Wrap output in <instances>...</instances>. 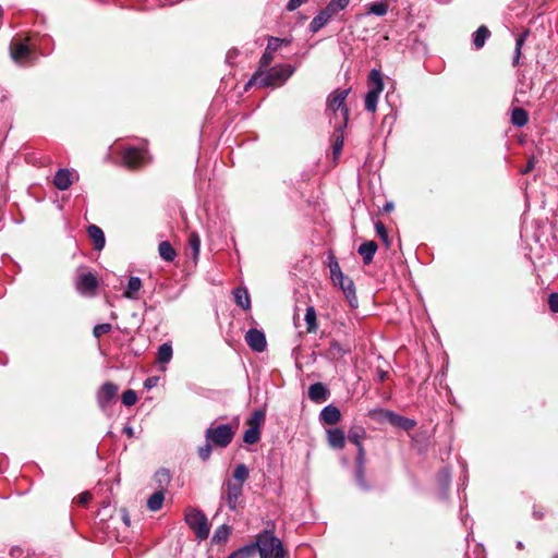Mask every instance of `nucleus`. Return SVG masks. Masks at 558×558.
Here are the masks:
<instances>
[{
  "label": "nucleus",
  "instance_id": "obj_7",
  "mask_svg": "<svg viewBox=\"0 0 558 558\" xmlns=\"http://www.w3.org/2000/svg\"><path fill=\"white\" fill-rule=\"evenodd\" d=\"M235 430L230 424L215 425L214 423L206 429V440L213 445L226 448L233 439Z\"/></svg>",
  "mask_w": 558,
  "mask_h": 558
},
{
  "label": "nucleus",
  "instance_id": "obj_57",
  "mask_svg": "<svg viewBox=\"0 0 558 558\" xmlns=\"http://www.w3.org/2000/svg\"><path fill=\"white\" fill-rule=\"evenodd\" d=\"M123 432H124L128 436H132V435H133V429H132V427H124Z\"/></svg>",
  "mask_w": 558,
  "mask_h": 558
},
{
  "label": "nucleus",
  "instance_id": "obj_55",
  "mask_svg": "<svg viewBox=\"0 0 558 558\" xmlns=\"http://www.w3.org/2000/svg\"><path fill=\"white\" fill-rule=\"evenodd\" d=\"M158 378L157 377H149L145 380L144 386L148 389L156 386Z\"/></svg>",
  "mask_w": 558,
  "mask_h": 558
},
{
  "label": "nucleus",
  "instance_id": "obj_33",
  "mask_svg": "<svg viewBox=\"0 0 558 558\" xmlns=\"http://www.w3.org/2000/svg\"><path fill=\"white\" fill-rule=\"evenodd\" d=\"M381 92L369 89L365 95V109L369 112H375L377 109V102Z\"/></svg>",
  "mask_w": 558,
  "mask_h": 558
},
{
  "label": "nucleus",
  "instance_id": "obj_14",
  "mask_svg": "<svg viewBox=\"0 0 558 558\" xmlns=\"http://www.w3.org/2000/svg\"><path fill=\"white\" fill-rule=\"evenodd\" d=\"M77 179V174L66 168L59 169L53 178L54 186L60 191L68 190Z\"/></svg>",
  "mask_w": 558,
  "mask_h": 558
},
{
  "label": "nucleus",
  "instance_id": "obj_43",
  "mask_svg": "<svg viewBox=\"0 0 558 558\" xmlns=\"http://www.w3.org/2000/svg\"><path fill=\"white\" fill-rule=\"evenodd\" d=\"M189 245L193 252V255L196 257L199 254V250H201V239L196 232H192L190 234Z\"/></svg>",
  "mask_w": 558,
  "mask_h": 558
},
{
  "label": "nucleus",
  "instance_id": "obj_58",
  "mask_svg": "<svg viewBox=\"0 0 558 558\" xmlns=\"http://www.w3.org/2000/svg\"><path fill=\"white\" fill-rule=\"evenodd\" d=\"M123 521H124V523H125L126 525H129V524H130V519H129L128 514H124V515H123Z\"/></svg>",
  "mask_w": 558,
  "mask_h": 558
},
{
  "label": "nucleus",
  "instance_id": "obj_31",
  "mask_svg": "<svg viewBox=\"0 0 558 558\" xmlns=\"http://www.w3.org/2000/svg\"><path fill=\"white\" fill-rule=\"evenodd\" d=\"M368 81H369V84H371V88L369 89L376 90V92H383L384 90V82H383V77H381L380 71H378L376 69H373L369 72Z\"/></svg>",
  "mask_w": 558,
  "mask_h": 558
},
{
  "label": "nucleus",
  "instance_id": "obj_16",
  "mask_svg": "<svg viewBox=\"0 0 558 558\" xmlns=\"http://www.w3.org/2000/svg\"><path fill=\"white\" fill-rule=\"evenodd\" d=\"M11 57L16 63H24L31 56V49L25 43L13 41L10 46Z\"/></svg>",
  "mask_w": 558,
  "mask_h": 558
},
{
  "label": "nucleus",
  "instance_id": "obj_46",
  "mask_svg": "<svg viewBox=\"0 0 558 558\" xmlns=\"http://www.w3.org/2000/svg\"><path fill=\"white\" fill-rule=\"evenodd\" d=\"M211 442H207L205 446L201 447L198 449V456L199 458L203 460V461H206L209 459L210 454H211Z\"/></svg>",
  "mask_w": 558,
  "mask_h": 558
},
{
  "label": "nucleus",
  "instance_id": "obj_60",
  "mask_svg": "<svg viewBox=\"0 0 558 558\" xmlns=\"http://www.w3.org/2000/svg\"><path fill=\"white\" fill-rule=\"evenodd\" d=\"M385 376H386V374H385V373H380V380H384V379H385Z\"/></svg>",
  "mask_w": 558,
  "mask_h": 558
},
{
  "label": "nucleus",
  "instance_id": "obj_48",
  "mask_svg": "<svg viewBox=\"0 0 558 558\" xmlns=\"http://www.w3.org/2000/svg\"><path fill=\"white\" fill-rule=\"evenodd\" d=\"M548 306L553 313H558V293L549 294Z\"/></svg>",
  "mask_w": 558,
  "mask_h": 558
},
{
  "label": "nucleus",
  "instance_id": "obj_3",
  "mask_svg": "<svg viewBox=\"0 0 558 558\" xmlns=\"http://www.w3.org/2000/svg\"><path fill=\"white\" fill-rule=\"evenodd\" d=\"M351 92V88L336 89L327 99V110L333 113L335 129L342 131L349 120V109L345 105V99Z\"/></svg>",
  "mask_w": 558,
  "mask_h": 558
},
{
  "label": "nucleus",
  "instance_id": "obj_32",
  "mask_svg": "<svg viewBox=\"0 0 558 558\" xmlns=\"http://www.w3.org/2000/svg\"><path fill=\"white\" fill-rule=\"evenodd\" d=\"M172 347L169 343H162L158 348L157 362L160 364L169 363L172 359Z\"/></svg>",
  "mask_w": 558,
  "mask_h": 558
},
{
  "label": "nucleus",
  "instance_id": "obj_17",
  "mask_svg": "<svg viewBox=\"0 0 558 558\" xmlns=\"http://www.w3.org/2000/svg\"><path fill=\"white\" fill-rule=\"evenodd\" d=\"M350 352V345H344L337 340H331L328 349L326 350V356L332 361H338Z\"/></svg>",
  "mask_w": 558,
  "mask_h": 558
},
{
  "label": "nucleus",
  "instance_id": "obj_8",
  "mask_svg": "<svg viewBox=\"0 0 558 558\" xmlns=\"http://www.w3.org/2000/svg\"><path fill=\"white\" fill-rule=\"evenodd\" d=\"M118 386L111 381L105 383L97 392V402L102 411H106L114 401Z\"/></svg>",
  "mask_w": 558,
  "mask_h": 558
},
{
  "label": "nucleus",
  "instance_id": "obj_42",
  "mask_svg": "<svg viewBox=\"0 0 558 558\" xmlns=\"http://www.w3.org/2000/svg\"><path fill=\"white\" fill-rule=\"evenodd\" d=\"M375 230H376L377 235L384 242V244L387 247H389L390 246V241H389L388 232H387V229H386L385 225L380 220L375 222Z\"/></svg>",
  "mask_w": 558,
  "mask_h": 558
},
{
  "label": "nucleus",
  "instance_id": "obj_1",
  "mask_svg": "<svg viewBox=\"0 0 558 558\" xmlns=\"http://www.w3.org/2000/svg\"><path fill=\"white\" fill-rule=\"evenodd\" d=\"M294 72L290 64H277L270 69H260L247 81L244 90L247 92L252 86L268 87L283 84Z\"/></svg>",
  "mask_w": 558,
  "mask_h": 558
},
{
  "label": "nucleus",
  "instance_id": "obj_18",
  "mask_svg": "<svg viewBox=\"0 0 558 558\" xmlns=\"http://www.w3.org/2000/svg\"><path fill=\"white\" fill-rule=\"evenodd\" d=\"M329 397V390L322 383H315L308 388V398L315 403L325 402Z\"/></svg>",
  "mask_w": 558,
  "mask_h": 558
},
{
  "label": "nucleus",
  "instance_id": "obj_24",
  "mask_svg": "<svg viewBox=\"0 0 558 558\" xmlns=\"http://www.w3.org/2000/svg\"><path fill=\"white\" fill-rule=\"evenodd\" d=\"M165 501V492L162 489L156 490L153 495L147 499L146 506L150 511H158L161 509Z\"/></svg>",
  "mask_w": 558,
  "mask_h": 558
},
{
  "label": "nucleus",
  "instance_id": "obj_10",
  "mask_svg": "<svg viewBox=\"0 0 558 558\" xmlns=\"http://www.w3.org/2000/svg\"><path fill=\"white\" fill-rule=\"evenodd\" d=\"M75 287L78 293L93 295L98 287V280L92 272H82L76 278Z\"/></svg>",
  "mask_w": 558,
  "mask_h": 558
},
{
  "label": "nucleus",
  "instance_id": "obj_56",
  "mask_svg": "<svg viewBox=\"0 0 558 558\" xmlns=\"http://www.w3.org/2000/svg\"><path fill=\"white\" fill-rule=\"evenodd\" d=\"M520 58H521V51L514 50L513 60H512L513 66H517L519 64Z\"/></svg>",
  "mask_w": 558,
  "mask_h": 558
},
{
  "label": "nucleus",
  "instance_id": "obj_62",
  "mask_svg": "<svg viewBox=\"0 0 558 558\" xmlns=\"http://www.w3.org/2000/svg\"><path fill=\"white\" fill-rule=\"evenodd\" d=\"M553 558H558V554L556 556H554Z\"/></svg>",
  "mask_w": 558,
  "mask_h": 558
},
{
  "label": "nucleus",
  "instance_id": "obj_11",
  "mask_svg": "<svg viewBox=\"0 0 558 558\" xmlns=\"http://www.w3.org/2000/svg\"><path fill=\"white\" fill-rule=\"evenodd\" d=\"M332 283L343 291L351 307L357 306L355 286L351 278H349V277L344 276V274H342L341 277H336V279L332 280Z\"/></svg>",
  "mask_w": 558,
  "mask_h": 558
},
{
  "label": "nucleus",
  "instance_id": "obj_49",
  "mask_svg": "<svg viewBox=\"0 0 558 558\" xmlns=\"http://www.w3.org/2000/svg\"><path fill=\"white\" fill-rule=\"evenodd\" d=\"M90 500L92 494L89 492H83L76 498V502L81 506H86Z\"/></svg>",
  "mask_w": 558,
  "mask_h": 558
},
{
  "label": "nucleus",
  "instance_id": "obj_39",
  "mask_svg": "<svg viewBox=\"0 0 558 558\" xmlns=\"http://www.w3.org/2000/svg\"><path fill=\"white\" fill-rule=\"evenodd\" d=\"M355 480L361 489L368 490L371 488L365 477V466H355Z\"/></svg>",
  "mask_w": 558,
  "mask_h": 558
},
{
  "label": "nucleus",
  "instance_id": "obj_19",
  "mask_svg": "<svg viewBox=\"0 0 558 558\" xmlns=\"http://www.w3.org/2000/svg\"><path fill=\"white\" fill-rule=\"evenodd\" d=\"M384 416L388 420L389 423L397 427H401L405 430H409L415 426V422L413 420L407 418L399 414H396L392 411H385Z\"/></svg>",
  "mask_w": 558,
  "mask_h": 558
},
{
  "label": "nucleus",
  "instance_id": "obj_15",
  "mask_svg": "<svg viewBox=\"0 0 558 558\" xmlns=\"http://www.w3.org/2000/svg\"><path fill=\"white\" fill-rule=\"evenodd\" d=\"M340 420L341 412L333 404L326 405L319 413V422L324 425H336Z\"/></svg>",
  "mask_w": 558,
  "mask_h": 558
},
{
  "label": "nucleus",
  "instance_id": "obj_5",
  "mask_svg": "<svg viewBox=\"0 0 558 558\" xmlns=\"http://www.w3.org/2000/svg\"><path fill=\"white\" fill-rule=\"evenodd\" d=\"M184 520L199 541H204L208 537L210 529L208 520L202 510L187 507L184 511Z\"/></svg>",
  "mask_w": 558,
  "mask_h": 558
},
{
  "label": "nucleus",
  "instance_id": "obj_30",
  "mask_svg": "<svg viewBox=\"0 0 558 558\" xmlns=\"http://www.w3.org/2000/svg\"><path fill=\"white\" fill-rule=\"evenodd\" d=\"M511 122L515 126H524L529 122L527 112L522 108H514L511 112Z\"/></svg>",
  "mask_w": 558,
  "mask_h": 558
},
{
  "label": "nucleus",
  "instance_id": "obj_41",
  "mask_svg": "<svg viewBox=\"0 0 558 558\" xmlns=\"http://www.w3.org/2000/svg\"><path fill=\"white\" fill-rule=\"evenodd\" d=\"M230 533L231 527L229 525L222 524L216 530L213 539L216 542H225L228 539Z\"/></svg>",
  "mask_w": 558,
  "mask_h": 558
},
{
  "label": "nucleus",
  "instance_id": "obj_22",
  "mask_svg": "<svg viewBox=\"0 0 558 558\" xmlns=\"http://www.w3.org/2000/svg\"><path fill=\"white\" fill-rule=\"evenodd\" d=\"M377 248V243L374 241L364 242L359 246L357 253L362 256L365 265H369L372 263Z\"/></svg>",
  "mask_w": 558,
  "mask_h": 558
},
{
  "label": "nucleus",
  "instance_id": "obj_4",
  "mask_svg": "<svg viewBox=\"0 0 558 558\" xmlns=\"http://www.w3.org/2000/svg\"><path fill=\"white\" fill-rule=\"evenodd\" d=\"M255 554L258 551L260 558H284V550L281 541L271 532L264 531L252 543Z\"/></svg>",
  "mask_w": 558,
  "mask_h": 558
},
{
  "label": "nucleus",
  "instance_id": "obj_26",
  "mask_svg": "<svg viewBox=\"0 0 558 558\" xmlns=\"http://www.w3.org/2000/svg\"><path fill=\"white\" fill-rule=\"evenodd\" d=\"M366 438V430L362 426H353L348 434V439L350 442L354 444L356 448H360L362 441Z\"/></svg>",
  "mask_w": 558,
  "mask_h": 558
},
{
  "label": "nucleus",
  "instance_id": "obj_54",
  "mask_svg": "<svg viewBox=\"0 0 558 558\" xmlns=\"http://www.w3.org/2000/svg\"><path fill=\"white\" fill-rule=\"evenodd\" d=\"M534 166H535L534 158H530L525 168L521 171L522 174H527L530 171H532L534 169Z\"/></svg>",
  "mask_w": 558,
  "mask_h": 558
},
{
  "label": "nucleus",
  "instance_id": "obj_23",
  "mask_svg": "<svg viewBox=\"0 0 558 558\" xmlns=\"http://www.w3.org/2000/svg\"><path fill=\"white\" fill-rule=\"evenodd\" d=\"M141 288L142 280L138 277H131L123 292V296L126 299L135 300L137 299V292L141 290Z\"/></svg>",
  "mask_w": 558,
  "mask_h": 558
},
{
  "label": "nucleus",
  "instance_id": "obj_29",
  "mask_svg": "<svg viewBox=\"0 0 558 558\" xmlns=\"http://www.w3.org/2000/svg\"><path fill=\"white\" fill-rule=\"evenodd\" d=\"M490 36L489 29L482 25L473 34V44L476 49L484 47L486 39Z\"/></svg>",
  "mask_w": 558,
  "mask_h": 558
},
{
  "label": "nucleus",
  "instance_id": "obj_28",
  "mask_svg": "<svg viewBox=\"0 0 558 558\" xmlns=\"http://www.w3.org/2000/svg\"><path fill=\"white\" fill-rule=\"evenodd\" d=\"M158 252L160 257L166 262H173L177 256V252L169 241L160 242Z\"/></svg>",
  "mask_w": 558,
  "mask_h": 558
},
{
  "label": "nucleus",
  "instance_id": "obj_2",
  "mask_svg": "<svg viewBox=\"0 0 558 558\" xmlns=\"http://www.w3.org/2000/svg\"><path fill=\"white\" fill-rule=\"evenodd\" d=\"M248 475V468L244 463H239L234 466L232 478L227 480L223 484L222 499L231 511L238 509L239 499L243 493V485Z\"/></svg>",
  "mask_w": 558,
  "mask_h": 558
},
{
  "label": "nucleus",
  "instance_id": "obj_20",
  "mask_svg": "<svg viewBox=\"0 0 558 558\" xmlns=\"http://www.w3.org/2000/svg\"><path fill=\"white\" fill-rule=\"evenodd\" d=\"M87 233L90 240L93 241L94 248L96 251H101L106 244L104 231L98 226L90 225L87 228Z\"/></svg>",
  "mask_w": 558,
  "mask_h": 558
},
{
  "label": "nucleus",
  "instance_id": "obj_52",
  "mask_svg": "<svg viewBox=\"0 0 558 558\" xmlns=\"http://www.w3.org/2000/svg\"><path fill=\"white\" fill-rule=\"evenodd\" d=\"M343 146V137H338L333 144V154L338 155Z\"/></svg>",
  "mask_w": 558,
  "mask_h": 558
},
{
  "label": "nucleus",
  "instance_id": "obj_27",
  "mask_svg": "<svg viewBox=\"0 0 558 558\" xmlns=\"http://www.w3.org/2000/svg\"><path fill=\"white\" fill-rule=\"evenodd\" d=\"M304 319L307 326L306 331L310 333L316 332L318 329V325L316 311L314 306L310 305L306 307Z\"/></svg>",
  "mask_w": 558,
  "mask_h": 558
},
{
  "label": "nucleus",
  "instance_id": "obj_44",
  "mask_svg": "<svg viewBox=\"0 0 558 558\" xmlns=\"http://www.w3.org/2000/svg\"><path fill=\"white\" fill-rule=\"evenodd\" d=\"M137 402V395L134 390L128 389L122 393V403L125 407H132Z\"/></svg>",
  "mask_w": 558,
  "mask_h": 558
},
{
  "label": "nucleus",
  "instance_id": "obj_6",
  "mask_svg": "<svg viewBox=\"0 0 558 558\" xmlns=\"http://www.w3.org/2000/svg\"><path fill=\"white\" fill-rule=\"evenodd\" d=\"M350 3V0H330L329 3L323 9L310 23V31L317 33L322 29L332 17L343 11Z\"/></svg>",
  "mask_w": 558,
  "mask_h": 558
},
{
  "label": "nucleus",
  "instance_id": "obj_59",
  "mask_svg": "<svg viewBox=\"0 0 558 558\" xmlns=\"http://www.w3.org/2000/svg\"><path fill=\"white\" fill-rule=\"evenodd\" d=\"M391 208H392V205H391V204H387V205L385 206V209H386V210H390Z\"/></svg>",
  "mask_w": 558,
  "mask_h": 558
},
{
  "label": "nucleus",
  "instance_id": "obj_45",
  "mask_svg": "<svg viewBox=\"0 0 558 558\" xmlns=\"http://www.w3.org/2000/svg\"><path fill=\"white\" fill-rule=\"evenodd\" d=\"M112 326L108 323L96 325L93 329V335L96 338H100L102 335L110 332Z\"/></svg>",
  "mask_w": 558,
  "mask_h": 558
},
{
  "label": "nucleus",
  "instance_id": "obj_38",
  "mask_svg": "<svg viewBox=\"0 0 558 558\" xmlns=\"http://www.w3.org/2000/svg\"><path fill=\"white\" fill-rule=\"evenodd\" d=\"M259 438L260 429H257L256 427H248L243 435V441L248 445L256 444Z\"/></svg>",
  "mask_w": 558,
  "mask_h": 558
},
{
  "label": "nucleus",
  "instance_id": "obj_36",
  "mask_svg": "<svg viewBox=\"0 0 558 558\" xmlns=\"http://www.w3.org/2000/svg\"><path fill=\"white\" fill-rule=\"evenodd\" d=\"M388 12V4L386 2H374L367 8L368 14H375L377 16H384Z\"/></svg>",
  "mask_w": 558,
  "mask_h": 558
},
{
  "label": "nucleus",
  "instance_id": "obj_13",
  "mask_svg": "<svg viewBox=\"0 0 558 558\" xmlns=\"http://www.w3.org/2000/svg\"><path fill=\"white\" fill-rule=\"evenodd\" d=\"M282 43L283 40L278 37H269L267 47L259 59L260 69H266L269 66L274 60L275 52L281 47Z\"/></svg>",
  "mask_w": 558,
  "mask_h": 558
},
{
  "label": "nucleus",
  "instance_id": "obj_21",
  "mask_svg": "<svg viewBox=\"0 0 558 558\" xmlns=\"http://www.w3.org/2000/svg\"><path fill=\"white\" fill-rule=\"evenodd\" d=\"M327 441L331 448L342 449L345 444V436L343 430L338 427L328 429Z\"/></svg>",
  "mask_w": 558,
  "mask_h": 558
},
{
  "label": "nucleus",
  "instance_id": "obj_35",
  "mask_svg": "<svg viewBox=\"0 0 558 558\" xmlns=\"http://www.w3.org/2000/svg\"><path fill=\"white\" fill-rule=\"evenodd\" d=\"M255 556V547L251 544L233 551L228 558H253Z\"/></svg>",
  "mask_w": 558,
  "mask_h": 558
},
{
  "label": "nucleus",
  "instance_id": "obj_34",
  "mask_svg": "<svg viewBox=\"0 0 558 558\" xmlns=\"http://www.w3.org/2000/svg\"><path fill=\"white\" fill-rule=\"evenodd\" d=\"M155 482L158 484L159 489L165 492L166 487L171 481L170 472L166 469L158 470L154 476Z\"/></svg>",
  "mask_w": 558,
  "mask_h": 558
},
{
  "label": "nucleus",
  "instance_id": "obj_47",
  "mask_svg": "<svg viewBox=\"0 0 558 558\" xmlns=\"http://www.w3.org/2000/svg\"><path fill=\"white\" fill-rule=\"evenodd\" d=\"M365 449L363 446H360V448H357V454L355 458V466H365Z\"/></svg>",
  "mask_w": 558,
  "mask_h": 558
},
{
  "label": "nucleus",
  "instance_id": "obj_50",
  "mask_svg": "<svg viewBox=\"0 0 558 558\" xmlns=\"http://www.w3.org/2000/svg\"><path fill=\"white\" fill-rule=\"evenodd\" d=\"M527 35H529V31H525L515 38L514 50L521 51V49L526 40Z\"/></svg>",
  "mask_w": 558,
  "mask_h": 558
},
{
  "label": "nucleus",
  "instance_id": "obj_40",
  "mask_svg": "<svg viewBox=\"0 0 558 558\" xmlns=\"http://www.w3.org/2000/svg\"><path fill=\"white\" fill-rule=\"evenodd\" d=\"M328 259H329L328 267L330 270L331 280L336 279V277H341V275L343 272L341 271V268L339 266L337 258L333 255H330L328 257Z\"/></svg>",
  "mask_w": 558,
  "mask_h": 558
},
{
  "label": "nucleus",
  "instance_id": "obj_12",
  "mask_svg": "<svg viewBox=\"0 0 558 558\" xmlns=\"http://www.w3.org/2000/svg\"><path fill=\"white\" fill-rule=\"evenodd\" d=\"M247 345L255 352H263L266 349L267 342L263 331L251 328L245 335Z\"/></svg>",
  "mask_w": 558,
  "mask_h": 558
},
{
  "label": "nucleus",
  "instance_id": "obj_9",
  "mask_svg": "<svg viewBox=\"0 0 558 558\" xmlns=\"http://www.w3.org/2000/svg\"><path fill=\"white\" fill-rule=\"evenodd\" d=\"M146 154L145 149L128 147L122 154V160L126 167L135 169L146 162Z\"/></svg>",
  "mask_w": 558,
  "mask_h": 558
},
{
  "label": "nucleus",
  "instance_id": "obj_25",
  "mask_svg": "<svg viewBox=\"0 0 558 558\" xmlns=\"http://www.w3.org/2000/svg\"><path fill=\"white\" fill-rule=\"evenodd\" d=\"M234 301L235 303L243 310H250L251 307V299L247 290L245 288H235L233 290Z\"/></svg>",
  "mask_w": 558,
  "mask_h": 558
},
{
  "label": "nucleus",
  "instance_id": "obj_51",
  "mask_svg": "<svg viewBox=\"0 0 558 558\" xmlns=\"http://www.w3.org/2000/svg\"><path fill=\"white\" fill-rule=\"evenodd\" d=\"M307 0H289L287 4L288 11H294L298 8H300L302 4H304Z\"/></svg>",
  "mask_w": 558,
  "mask_h": 558
},
{
  "label": "nucleus",
  "instance_id": "obj_53",
  "mask_svg": "<svg viewBox=\"0 0 558 558\" xmlns=\"http://www.w3.org/2000/svg\"><path fill=\"white\" fill-rule=\"evenodd\" d=\"M439 476L444 481L445 485L448 486L450 482V473L447 469L440 471Z\"/></svg>",
  "mask_w": 558,
  "mask_h": 558
},
{
  "label": "nucleus",
  "instance_id": "obj_61",
  "mask_svg": "<svg viewBox=\"0 0 558 558\" xmlns=\"http://www.w3.org/2000/svg\"><path fill=\"white\" fill-rule=\"evenodd\" d=\"M518 547H519V548H522V547H523V545H522V543H521V542H519V543H518Z\"/></svg>",
  "mask_w": 558,
  "mask_h": 558
},
{
  "label": "nucleus",
  "instance_id": "obj_37",
  "mask_svg": "<svg viewBox=\"0 0 558 558\" xmlns=\"http://www.w3.org/2000/svg\"><path fill=\"white\" fill-rule=\"evenodd\" d=\"M264 420H265V412L262 410H256L248 417L247 425L250 427H256L257 429H260V425L263 424Z\"/></svg>",
  "mask_w": 558,
  "mask_h": 558
}]
</instances>
